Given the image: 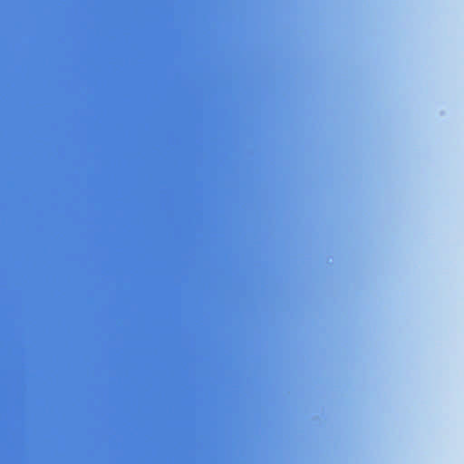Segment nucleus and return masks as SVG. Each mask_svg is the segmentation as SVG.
Masks as SVG:
<instances>
[{
  "label": "nucleus",
  "instance_id": "1",
  "mask_svg": "<svg viewBox=\"0 0 464 464\" xmlns=\"http://www.w3.org/2000/svg\"><path fill=\"white\" fill-rule=\"evenodd\" d=\"M66 348L60 343L59 349ZM121 348H181L180 346H122Z\"/></svg>",
  "mask_w": 464,
  "mask_h": 464
},
{
  "label": "nucleus",
  "instance_id": "2",
  "mask_svg": "<svg viewBox=\"0 0 464 464\" xmlns=\"http://www.w3.org/2000/svg\"><path fill=\"white\" fill-rule=\"evenodd\" d=\"M64 351H65V350L59 349L60 356L62 355V352H64ZM116 351L118 352L119 350H116ZM154 351H155V352H157L158 350H154Z\"/></svg>",
  "mask_w": 464,
  "mask_h": 464
}]
</instances>
